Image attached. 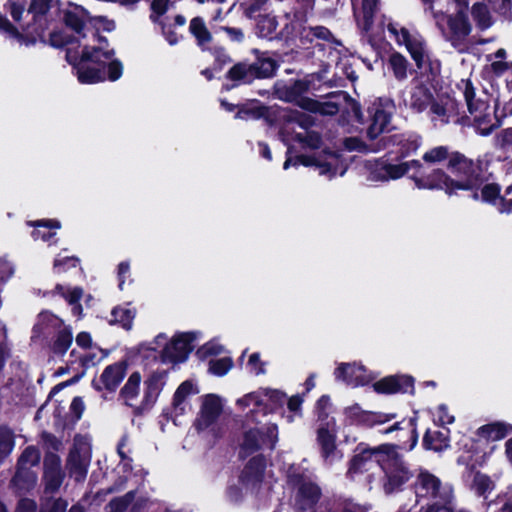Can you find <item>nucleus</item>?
Listing matches in <instances>:
<instances>
[{
    "mask_svg": "<svg viewBox=\"0 0 512 512\" xmlns=\"http://www.w3.org/2000/svg\"><path fill=\"white\" fill-rule=\"evenodd\" d=\"M127 364L123 361L108 365L100 377L93 381L96 390L115 391L126 375Z\"/></svg>",
    "mask_w": 512,
    "mask_h": 512,
    "instance_id": "obj_25",
    "label": "nucleus"
},
{
    "mask_svg": "<svg viewBox=\"0 0 512 512\" xmlns=\"http://www.w3.org/2000/svg\"><path fill=\"white\" fill-rule=\"evenodd\" d=\"M255 78L271 77L277 68L276 62L271 58H259L252 63Z\"/></svg>",
    "mask_w": 512,
    "mask_h": 512,
    "instance_id": "obj_45",
    "label": "nucleus"
},
{
    "mask_svg": "<svg viewBox=\"0 0 512 512\" xmlns=\"http://www.w3.org/2000/svg\"><path fill=\"white\" fill-rule=\"evenodd\" d=\"M320 489L313 483L304 482L300 485L297 495V504L302 510L310 509L320 498Z\"/></svg>",
    "mask_w": 512,
    "mask_h": 512,
    "instance_id": "obj_29",
    "label": "nucleus"
},
{
    "mask_svg": "<svg viewBox=\"0 0 512 512\" xmlns=\"http://www.w3.org/2000/svg\"><path fill=\"white\" fill-rule=\"evenodd\" d=\"M102 50L98 51V53H94L91 49L93 59H89L85 62L86 68L89 70H101L103 73V79L98 80V82L104 81L106 79L105 70L106 67L108 69V79L111 81L118 80L123 72V66L120 61L113 59L114 50L108 48V43L105 38H103V42L101 44ZM97 83V81L95 82Z\"/></svg>",
    "mask_w": 512,
    "mask_h": 512,
    "instance_id": "obj_16",
    "label": "nucleus"
},
{
    "mask_svg": "<svg viewBox=\"0 0 512 512\" xmlns=\"http://www.w3.org/2000/svg\"><path fill=\"white\" fill-rule=\"evenodd\" d=\"M64 22L71 28L73 35L66 30L55 31L50 35V43L57 48H66V59L76 69L79 82L82 84H93L103 79L101 70H89L85 62L93 59L91 49L94 53L102 50L103 37L91 32L89 36L84 31L88 14L79 6H71L64 11Z\"/></svg>",
    "mask_w": 512,
    "mask_h": 512,
    "instance_id": "obj_1",
    "label": "nucleus"
},
{
    "mask_svg": "<svg viewBox=\"0 0 512 512\" xmlns=\"http://www.w3.org/2000/svg\"><path fill=\"white\" fill-rule=\"evenodd\" d=\"M381 29L387 28L390 37L400 46H405L419 69L429 67L430 72L436 75L440 72V61L433 59L425 40L417 32H410L399 23L383 15L379 23Z\"/></svg>",
    "mask_w": 512,
    "mask_h": 512,
    "instance_id": "obj_4",
    "label": "nucleus"
},
{
    "mask_svg": "<svg viewBox=\"0 0 512 512\" xmlns=\"http://www.w3.org/2000/svg\"><path fill=\"white\" fill-rule=\"evenodd\" d=\"M67 502L62 499H55L47 503L46 507L41 512H65L67 509Z\"/></svg>",
    "mask_w": 512,
    "mask_h": 512,
    "instance_id": "obj_64",
    "label": "nucleus"
},
{
    "mask_svg": "<svg viewBox=\"0 0 512 512\" xmlns=\"http://www.w3.org/2000/svg\"><path fill=\"white\" fill-rule=\"evenodd\" d=\"M494 512H512V486L499 493L489 504Z\"/></svg>",
    "mask_w": 512,
    "mask_h": 512,
    "instance_id": "obj_47",
    "label": "nucleus"
},
{
    "mask_svg": "<svg viewBox=\"0 0 512 512\" xmlns=\"http://www.w3.org/2000/svg\"><path fill=\"white\" fill-rule=\"evenodd\" d=\"M462 92L468 111L482 135H488L493 128L489 104L486 100L476 97L475 87L469 79H462L457 84Z\"/></svg>",
    "mask_w": 512,
    "mask_h": 512,
    "instance_id": "obj_9",
    "label": "nucleus"
},
{
    "mask_svg": "<svg viewBox=\"0 0 512 512\" xmlns=\"http://www.w3.org/2000/svg\"><path fill=\"white\" fill-rule=\"evenodd\" d=\"M512 429L511 426H507L501 422H495L481 426L478 429V435L486 438L487 440L497 441L503 439Z\"/></svg>",
    "mask_w": 512,
    "mask_h": 512,
    "instance_id": "obj_38",
    "label": "nucleus"
},
{
    "mask_svg": "<svg viewBox=\"0 0 512 512\" xmlns=\"http://www.w3.org/2000/svg\"><path fill=\"white\" fill-rule=\"evenodd\" d=\"M385 450L365 449L356 454L350 461L347 476L354 481H363L371 485L376 480V474L381 470Z\"/></svg>",
    "mask_w": 512,
    "mask_h": 512,
    "instance_id": "obj_7",
    "label": "nucleus"
},
{
    "mask_svg": "<svg viewBox=\"0 0 512 512\" xmlns=\"http://www.w3.org/2000/svg\"><path fill=\"white\" fill-rule=\"evenodd\" d=\"M89 447L83 438H76L74 448L68 457V469L76 481H82L86 477L89 464Z\"/></svg>",
    "mask_w": 512,
    "mask_h": 512,
    "instance_id": "obj_20",
    "label": "nucleus"
},
{
    "mask_svg": "<svg viewBox=\"0 0 512 512\" xmlns=\"http://www.w3.org/2000/svg\"><path fill=\"white\" fill-rule=\"evenodd\" d=\"M422 158L429 164L448 160V174L436 169L426 176L413 177L419 189L443 190L452 195L457 194L458 190H475L479 185L473 161L459 152H449L448 147L437 146L426 151Z\"/></svg>",
    "mask_w": 512,
    "mask_h": 512,
    "instance_id": "obj_2",
    "label": "nucleus"
},
{
    "mask_svg": "<svg viewBox=\"0 0 512 512\" xmlns=\"http://www.w3.org/2000/svg\"><path fill=\"white\" fill-rule=\"evenodd\" d=\"M260 389L265 391V402H267L268 405V412L273 410L277 406H282L287 399L286 395L279 390L268 388Z\"/></svg>",
    "mask_w": 512,
    "mask_h": 512,
    "instance_id": "obj_52",
    "label": "nucleus"
},
{
    "mask_svg": "<svg viewBox=\"0 0 512 512\" xmlns=\"http://www.w3.org/2000/svg\"><path fill=\"white\" fill-rule=\"evenodd\" d=\"M231 367L232 361L227 357L211 360L209 362V371L216 376L225 375Z\"/></svg>",
    "mask_w": 512,
    "mask_h": 512,
    "instance_id": "obj_54",
    "label": "nucleus"
},
{
    "mask_svg": "<svg viewBox=\"0 0 512 512\" xmlns=\"http://www.w3.org/2000/svg\"><path fill=\"white\" fill-rule=\"evenodd\" d=\"M395 141L398 147L397 153L401 158L415 153L421 145V138L413 134L396 136Z\"/></svg>",
    "mask_w": 512,
    "mask_h": 512,
    "instance_id": "obj_37",
    "label": "nucleus"
},
{
    "mask_svg": "<svg viewBox=\"0 0 512 512\" xmlns=\"http://www.w3.org/2000/svg\"><path fill=\"white\" fill-rule=\"evenodd\" d=\"M140 383L141 375L138 372H134L129 376L124 387L121 389V397L124 399V402L131 407H136L138 404Z\"/></svg>",
    "mask_w": 512,
    "mask_h": 512,
    "instance_id": "obj_32",
    "label": "nucleus"
},
{
    "mask_svg": "<svg viewBox=\"0 0 512 512\" xmlns=\"http://www.w3.org/2000/svg\"><path fill=\"white\" fill-rule=\"evenodd\" d=\"M13 273V265L8 260L0 258V285L8 281Z\"/></svg>",
    "mask_w": 512,
    "mask_h": 512,
    "instance_id": "obj_63",
    "label": "nucleus"
},
{
    "mask_svg": "<svg viewBox=\"0 0 512 512\" xmlns=\"http://www.w3.org/2000/svg\"><path fill=\"white\" fill-rule=\"evenodd\" d=\"M448 433V430L446 432L427 430L423 438L425 448L435 452L447 449L450 442Z\"/></svg>",
    "mask_w": 512,
    "mask_h": 512,
    "instance_id": "obj_34",
    "label": "nucleus"
},
{
    "mask_svg": "<svg viewBox=\"0 0 512 512\" xmlns=\"http://www.w3.org/2000/svg\"><path fill=\"white\" fill-rule=\"evenodd\" d=\"M335 378L353 387L364 386L375 379V375L356 363H341L335 370Z\"/></svg>",
    "mask_w": 512,
    "mask_h": 512,
    "instance_id": "obj_21",
    "label": "nucleus"
},
{
    "mask_svg": "<svg viewBox=\"0 0 512 512\" xmlns=\"http://www.w3.org/2000/svg\"><path fill=\"white\" fill-rule=\"evenodd\" d=\"M495 488L494 481L486 474L476 472L473 475L471 489L479 496H485Z\"/></svg>",
    "mask_w": 512,
    "mask_h": 512,
    "instance_id": "obj_41",
    "label": "nucleus"
},
{
    "mask_svg": "<svg viewBox=\"0 0 512 512\" xmlns=\"http://www.w3.org/2000/svg\"><path fill=\"white\" fill-rule=\"evenodd\" d=\"M432 415L434 423L440 426L452 424L455 421L454 415L449 412L445 404L438 405L432 412Z\"/></svg>",
    "mask_w": 512,
    "mask_h": 512,
    "instance_id": "obj_53",
    "label": "nucleus"
},
{
    "mask_svg": "<svg viewBox=\"0 0 512 512\" xmlns=\"http://www.w3.org/2000/svg\"><path fill=\"white\" fill-rule=\"evenodd\" d=\"M26 0H9L8 9L12 18L15 21H20L21 16L25 11Z\"/></svg>",
    "mask_w": 512,
    "mask_h": 512,
    "instance_id": "obj_61",
    "label": "nucleus"
},
{
    "mask_svg": "<svg viewBox=\"0 0 512 512\" xmlns=\"http://www.w3.org/2000/svg\"><path fill=\"white\" fill-rule=\"evenodd\" d=\"M303 165L315 167L320 175L326 176L328 179L333 178L337 174L343 175L345 167L342 165L339 157L335 153L325 154L324 157L319 156H299L293 162L291 158H288L283 165V168L287 170L291 165Z\"/></svg>",
    "mask_w": 512,
    "mask_h": 512,
    "instance_id": "obj_13",
    "label": "nucleus"
},
{
    "mask_svg": "<svg viewBox=\"0 0 512 512\" xmlns=\"http://www.w3.org/2000/svg\"><path fill=\"white\" fill-rule=\"evenodd\" d=\"M161 25L162 34L170 45H175L179 41V35L172 29L171 24H166L162 20L157 22Z\"/></svg>",
    "mask_w": 512,
    "mask_h": 512,
    "instance_id": "obj_62",
    "label": "nucleus"
},
{
    "mask_svg": "<svg viewBox=\"0 0 512 512\" xmlns=\"http://www.w3.org/2000/svg\"><path fill=\"white\" fill-rule=\"evenodd\" d=\"M178 1L179 0H153L151 3V21L154 23L161 21V16L166 13L170 6Z\"/></svg>",
    "mask_w": 512,
    "mask_h": 512,
    "instance_id": "obj_49",
    "label": "nucleus"
},
{
    "mask_svg": "<svg viewBox=\"0 0 512 512\" xmlns=\"http://www.w3.org/2000/svg\"><path fill=\"white\" fill-rule=\"evenodd\" d=\"M385 450L381 470L385 475L383 489L391 494L401 488L412 477V473L404 460L392 446H383Z\"/></svg>",
    "mask_w": 512,
    "mask_h": 512,
    "instance_id": "obj_8",
    "label": "nucleus"
},
{
    "mask_svg": "<svg viewBox=\"0 0 512 512\" xmlns=\"http://www.w3.org/2000/svg\"><path fill=\"white\" fill-rule=\"evenodd\" d=\"M13 447V433L9 429L0 428V461L11 453Z\"/></svg>",
    "mask_w": 512,
    "mask_h": 512,
    "instance_id": "obj_50",
    "label": "nucleus"
},
{
    "mask_svg": "<svg viewBox=\"0 0 512 512\" xmlns=\"http://www.w3.org/2000/svg\"><path fill=\"white\" fill-rule=\"evenodd\" d=\"M136 311L135 309L126 306H118L115 307L111 311V323H118L122 325L125 329H130L132 326L133 319L135 317Z\"/></svg>",
    "mask_w": 512,
    "mask_h": 512,
    "instance_id": "obj_39",
    "label": "nucleus"
},
{
    "mask_svg": "<svg viewBox=\"0 0 512 512\" xmlns=\"http://www.w3.org/2000/svg\"><path fill=\"white\" fill-rule=\"evenodd\" d=\"M359 28L369 38H378L381 31L373 28V16L378 7L379 0H351Z\"/></svg>",
    "mask_w": 512,
    "mask_h": 512,
    "instance_id": "obj_19",
    "label": "nucleus"
},
{
    "mask_svg": "<svg viewBox=\"0 0 512 512\" xmlns=\"http://www.w3.org/2000/svg\"><path fill=\"white\" fill-rule=\"evenodd\" d=\"M345 414L350 419L365 424L368 411L363 410L358 404H354L345 409Z\"/></svg>",
    "mask_w": 512,
    "mask_h": 512,
    "instance_id": "obj_60",
    "label": "nucleus"
},
{
    "mask_svg": "<svg viewBox=\"0 0 512 512\" xmlns=\"http://www.w3.org/2000/svg\"><path fill=\"white\" fill-rule=\"evenodd\" d=\"M313 123L314 119L311 115L304 112H297L292 115L290 122L284 131H288L290 125L297 124L300 128L303 129V131L297 132L294 139L306 147L318 148L321 143L319 134L308 130V128L312 126Z\"/></svg>",
    "mask_w": 512,
    "mask_h": 512,
    "instance_id": "obj_22",
    "label": "nucleus"
},
{
    "mask_svg": "<svg viewBox=\"0 0 512 512\" xmlns=\"http://www.w3.org/2000/svg\"><path fill=\"white\" fill-rule=\"evenodd\" d=\"M72 341V330L66 325L53 335L51 350L56 355H64L70 348Z\"/></svg>",
    "mask_w": 512,
    "mask_h": 512,
    "instance_id": "obj_35",
    "label": "nucleus"
},
{
    "mask_svg": "<svg viewBox=\"0 0 512 512\" xmlns=\"http://www.w3.org/2000/svg\"><path fill=\"white\" fill-rule=\"evenodd\" d=\"M265 467L266 462L263 457L252 458L242 472L241 482L247 487H256L264 480Z\"/></svg>",
    "mask_w": 512,
    "mask_h": 512,
    "instance_id": "obj_27",
    "label": "nucleus"
},
{
    "mask_svg": "<svg viewBox=\"0 0 512 512\" xmlns=\"http://www.w3.org/2000/svg\"><path fill=\"white\" fill-rule=\"evenodd\" d=\"M189 31L196 38L199 45L208 43L211 40V34L200 17H195L190 21Z\"/></svg>",
    "mask_w": 512,
    "mask_h": 512,
    "instance_id": "obj_44",
    "label": "nucleus"
},
{
    "mask_svg": "<svg viewBox=\"0 0 512 512\" xmlns=\"http://www.w3.org/2000/svg\"><path fill=\"white\" fill-rule=\"evenodd\" d=\"M391 121V113L381 108H376L372 114L371 123L367 134L370 139L377 138L381 133L388 130Z\"/></svg>",
    "mask_w": 512,
    "mask_h": 512,
    "instance_id": "obj_30",
    "label": "nucleus"
},
{
    "mask_svg": "<svg viewBox=\"0 0 512 512\" xmlns=\"http://www.w3.org/2000/svg\"><path fill=\"white\" fill-rule=\"evenodd\" d=\"M40 461L39 451L33 447H27L18 460V467L13 478V484L19 489H29L36 483V475L30 471V468L37 465Z\"/></svg>",
    "mask_w": 512,
    "mask_h": 512,
    "instance_id": "obj_17",
    "label": "nucleus"
},
{
    "mask_svg": "<svg viewBox=\"0 0 512 512\" xmlns=\"http://www.w3.org/2000/svg\"><path fill=\"white\" fill-rule=\"evenodd\" d=\"M256 28L259 36L268 37L277 28V21L274 16L260 15L257 19Z\"/></svg>",
    "mask_w": 512,
    "mask_h": 512,
    "instance_id": "obj_48",
    "label": "nucleus"
},
{
    "mask_svg": "<svg viewBox=\"0 0 512 512\" xmlns=\"http://www.w3.org/2000/svg\"><path fill=\"white\" fill-rule=\"evenodd\" d=\"M395 418L394 414H385L380 412H370L366 414V425L384 424Z\"/></svg>",
    "mask_w": 512,
    "mask_h": 512,
    "instance_id": "obj_57",
    "label": "nucleus"
},
{
    "mask_svg": "<svg viewBox=\"0 0 512 512\" xmlns=\"http://www.w3.org/2000/svg\"><path fill=\"white\" fill-rule=\"evenodd\" d=\"M422 167L419 160H411L399 164H392L385 160H377L369 165L368 179L371 181L397 180L406 175L410 170Z\"/></svg>",
    "mask_w": 512,
    "mask_h": 512,
    "instance_id": "obj_15",
    "label": "nucleus"
},
{
    "mask_svg": "<svg viewBox=\"0 0 512 512\" xmlns=\"http://www.w3.org/2000/svg\"><path fill=\"white\" fill-rule=\"evenodd\" d=\"M196 339V333L184 332L176 334L168 342L165 334H159L150 343L151 350L161 348L160 359L162 363H179L187 359L189 353L193 350V342Z\"/></svg>",
    "mask_w": 512,
    "mask_h": 512,
    "instance_id": "obj_6",
    "label": "nucleus"
},
{
    "mask_svg": "<svg viewBox=\"0 0 512 512\" xmlns=\"http://www.w3.org/2000/svg\"><path fill=\"white\" fill-rule=\"evenodd\" d=\"M337 426L334 417H322L316 431V443L319 447L321 458L325 465L333 466L343 459V453L336 444Z\"/></svg>",
    "mask_w": 512,
    "mask_h": 512,
    "instance_id": "obj_10",
    "label": "nucleus"
},
{
    "mask_svg": "<svg viewBox=\"0 0 512 512\" xmlns=\"http://www.w3.org/2000/svg\"><path fill=\"white\" fill-rule=\"evenodd\" d=\"M44 479L46 491L53 493L61 486L63 474L61 470H45Z\"/></svg>",
    "mask_w": 512,
    "mask_h": 512,
    "instance_id": "obj_51",
    "label": "nucleus"
},
{
    "mask_svg": "<svg viewBox=\"0 0 512 512\" xmlns=\"http://www.w3.org/2000/svg\"><path fill=\"white\" fill-rule=\"evenodd\" d=\"M475 174L479 178V185L475 190H469L472 193V198L474 200H481L483 202L491 203L496 206L500 199L499 186L493 183L482 186V180L479 174L476 171Z\"/></svg>",
    "mask_w": 512,
    "mask_h": 512,
    "instance_id": "obj_31",
    "label": "nucleus"
},
{
    "mask_svg": "<svg viewBox=\"0 0 512 512\" xmlns=\"http://www.w3.org/2000/svg\"><path fill=\"white\" fill-rule=\"evenodd\" d=\"M417 502L425 499L432 503L437 501H449L453 494V488L427 470L420 469L413 484Z\"/></svg>",
    "mask_w": 512,
    "mask_h": 512,
    "instance_id": "obj_11",
    "label": "nucleus"
},
{
    "mask_svg": "<svg viewBox=\"0 0 512 512\" xmlns=\"http://www.w3.org/2000/svg\"><path fill=\"white\" fill-rule=\"evenodd\" d=\"M396 79L404 80L407 78L408 60L400 53H392L388 61Z\"/></svg>",
    "mask_w": 512,
    "mask_h": 512,
    "instance_id": "obj_42",
    "label": "nucleus"
},
{
    "mask_svg": "<svg viewBox=\"0 0 512 512\" xmlns=\"http://www.w3.org/2000/svg\"><path fill=\"white\" fill-rule=\"evenodd\" d=\"M472 16L481 30L488 29L492 25V17L488 8L481 3H476L471 9Z\"/></svg>",
    "mask_w": 512,
    "mask_h": 512,
    "instance_id": "obj_46",
    "label": "nucleus"
},
{
    "mask_svg": "<svg viewBox=\"0 0 512 512\" xmlns=\"http://www.w3.org/2000/svg\"><path fill=\"white\" fill-rule=\"evenodd\" d=\"M265 391L258 389L244 394L235 401V407L242 417L243 427L259 423L267 415L268 405L265 402Z\"/></svg>",
    "mask_w": 512,
    "mask_h": 512,
    "instance_id": "obj_12",
    "label": "nucleus"
},
{
    "mask_svg": "<svg viewBox=\"0 0 512 512\" xmlns=\"http://www.w3.org/2000/svg\"><path fill=\"white\" fill-rule=\"evenodd\" d=\"M224 400L216 394H206L201 397L199 413L194 427L202 438L216 441L225 433V425L221 421Z\"/></svg>",
    "mask_w": 512,
    "mask_h": 512,
    "instance_id": "obj_5",
    "label": "nucleus"
},
{
    "mask_svg": "<svg viewBox=\"0 0 512 512\" xmlns=\"http://www.w3.org/2000/svg\"><path fill=\"white\" fill-rule=\"evenodd\" d=\"M30 225L36 227V230L33 231L32 236L35 240L42 239L43 241H48L55 233L42 231L41 228L44 229H60L61 224L58 220H40L36 222H30Z\"/></svg>",
    "mask_w": 512,
    "mask_h": 512,
    "instance_id": "obj_40",
    "label": "nucleus"
},
{
    "mask_svg": "<svg viewBox=\"0 0 512 512\" xmlns=\"http://www.w3.org/2000/svg\"><path fill=\"white\" fill-rule=\"evenodd\" d=\"M243 440L241 442V449L247 453H253L263 446L273 449L278 441V426L276 424H269L263 428L244 427Z\"/></svg>",
    "mask_w": 512,
    "mask_h": 512,
    "instance_id": "obj_14",
    "label": "nucleus"
},
{
    "mask_svg": "<svg viewBox=\"0 0 512 512\" xmlns=\"http://www.w3.org/2000/svg\"><path fill=\"white\" fill-rule=\"evenodd\" d=\"M298 104L307 111L317 112L322 115H335L339 111L338 105L332 101L320 102L310 98H301Z\"/></svg>",
    "mask_w": 512,
    "mask_h": 512,
    "instance_id": "obj_36",
    "label": "nucleus"
},
{
    "mask_svg": "<svg viewBox=\"0 0 512 512\" xmlns=\"http://www.w3.org/2000/svg\"><path fill=\"white\" fill-rule=\"evenodd\" d=\"M64 326H66L64 321L55 314L48 311L42 312L38 315L37 323L33 328L32 339L36 337L48 338Z\"/></svg>",
    "mask_w": 512,
    "mask_h": 512,
    "instance_id": "obj_26",
    "label": "nucleus"
},
{
    "mask_svg": "<svg viewBox=\"0 0 512 512\" xmlns=\"http://www.w3.org/2000/svg\"><path fill=\"white\" fill-rule=\"evenodd\" d=\"M265 363L260 360L258 353H252L248 359L246 369L249 373L254 375H261L265 373Z\"/></svg>",
    "mask_w": 512,
    "mask_h": 512,
    "instance_id": "obj_56",
    "label": "nucleus"
},
{
    "mask_svg": "<svg viewBox=\"0 0 512 512\" xmlns=\"http://www.w3.org/2000/svg\"><path fill=\"white\" fill-rule=\"evenodd\" d=\"M145 390L142 401L139 404V407L142 409H146L152 406L161 391L162 384L160 381V377L158 375H151L144 383Z\"/></svg>",
    "mask_w": 512,
    "mask_h": 512,
    "instance_id": "obj_33",
    "label": "nucleus"
},
{
    "mask_svg": "<svg viewBox=\"0 0 512 512\" xmlns=\"http://www.w3.org/2000/svg\"><path fill=\"white\" fill-rule=\"evenodd\" d=\"M373 389L379 394L412 393L414 382L407 375H391L375 382Z\"/></svg>",
    "mask_w": 512,
    "mask_h": 512,
    "instance_id": "obj_24",
    "label": "nucleus"
},
{
    "mask_svg": "<svg viewBox=\"0 0 512 512\" xmlns=\"http://www.w3.org/2000/svg\"><path fill=\"white\" fill-rule=\"evenodd\" d=\"M425 512H454V495H452L449 501L431 503Z\"/></svg>",
    "mask_w": 512,
    "mask_h": 512,
    "instance_id": "obj_58",
    "label": "nucleus"
},
{
    "mask_svg": "<svg viewBox=\"0 0 512 512\" xmlns=\"http://www.w3.org/2000/svg\"><path fill=\"white\" fill-rule=\"evenodd\" d=\"M448 3L454 8V12L447 14L430 6V14L444 40L459 52L467 51L470 45L469 37L473 30L468 16L469 2L468 0H448Z\"/></svg>",
    "mask_w": 512,
    "mask_h": 512,
    "instance_id": "obj_3",
    "label": "nucleus"
},
{
    "mask_svg": "<svg viewBox=\"0 0 512 512\" xmlns=\"http://www.w3.org/2000/svg\"><path fill=\"white\" fill-rule=\"evenodd\" d=\"M199 392L197 386L191 381L187 380L180 384L174 393L172 401L171 417L175 424L177 418L185 415L191 409L189 398Z\"/></svg>",
    "mask_w": 512,
    "mask_h": 512,
    "instance_id": "obj_23",
    "label": "nucleus"
},
{
    "mask_svg": "<svg viewBox=\"0 0 512 512\" xmlns=\"http://www.w3.org/2000/svg\"><path fill=\"white\" fill-rule=\"evenodd\" d=\"M404 105L413 112L420 113L432 104L430 89L418 80H413L402 94Z\"/></svg>",
    "mask_w": 512,
    "mask_h": 512,
    "instance_id": "obj_18",
    "label": "nucleus"
},
{
    "mask_svg": "<svg viewBox=\"0 0 512 512\" xmlns=\"http://www.w3.org/2000/svg\"><path fill=\"white\" fill-rule=\"evenodd\" d=\"M51 0H32L28 13L34 18L44 15L50 8Z\"/></svg>",
    "mask_w": 512,
    "mask_h": 512,
    "instance_id": "obj_59",
    "label": "nucleus"
},
{
    "mask_svg": "<svg viewBox=\"0 0 512 512\" xmlns=\"http://www.w3.org/2000/svg\"><path fill=\"white\" fill-rule=\"evenodd\" d=\"M52 293L63 297L72 307V314L78 318H81L83 309L82 305L79 303V300L83 296L82 288L58 284L55 286Z\"/></svg>",
    "mask_w": 512,
    "mask_h": 512,
    "instance_id": "obj_28",
    "label": "nucleus"
},
{
    "mask_svg": "<svg viewBox=\"0 0 512 512\" xmlns=\"http://www.w3.org/2000/svg\"><path fill=\"white\" fill-rule=\"evenodd\" d=\"M228 77L234 81L249 83L255 79L252 64L239 63L228 72Z\"/></svg>",
    "mask_w": 512,
    "mask_h": 512,
    "instance_id": "obj_43",
    "label": "nucleus"
},
{
    "mask_svg": "<svg viewBox=\"0 0 512 512\" xmlns=\"http://www.w3.org/2000/svg\"><path fill=\"white\" fill-rule=\"evenodd\" d=\"M79 260L75 257L61 256L59 255L54 261V272L62 273L68 268L76 267Z\"/></svg>",
    "mask_w": 512,
    "mask_h": 512,
    "instance_id": "obj_55",
    "label": "nucleus"
}]
</instances>
